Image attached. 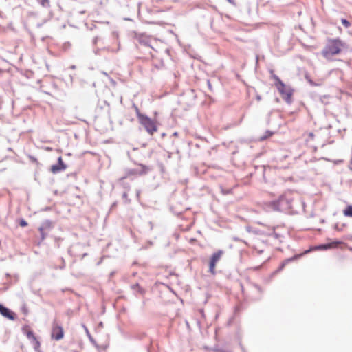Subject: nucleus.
I'll return each mask as SVG.
<instances>
[{
	"mask_svg": "<svg viewBox=\"0 0 352 352\" xmlns=\"http://www.w3.org/2000/svg\"><path fill=\"white\" fill-rule=\"evenodd\" d=\"M348 45L340 38H329L322 50V56L329 59L334 55L339 54L342 50H346Z\"/></svg>",
	"mask_w": 352,
	"mask_h": 352,
	"instance_id": "1",
	"label": "nucleus"
},
{
	"mask_svg": "<svg viewBox=\"0 0 352 352\" xmlns=\"http://www.w3.org/2000/svg\"><path fill=\"white\" fill-rule=\"evenodd\" d=\"M135 112L139 123L150 135H153L157 131L156 122L147 115L140 112L137 107H135Z\"/></svg>",
	"mask_w": 352,
	"mask_h": 352,
	"instance_id": "2",
	"label": "nucleus"
},
{
	"mask_svg": "<svg viewBox=\"0 0 352 352\" xmlns=\"http://www.w3.org/2000/svg\"><path fill=\"white\" fill-rule=\"evenodd\" d=\"M292 199H288L285 195H281L277 199L270 201L269 203V206L274 211H286L292 209Z\"/></svg>",
	"mask_w": 352,
	"mask_h": 352,
	"instance_id": "3",
	"label": "nucleus"
},
{
	"mask_svg": "<svg viewBox=\"0 0 352 352\" xmlns=\"http://www.w3.org/2000/svg\"><path fill=\"white\" fill-rule=\"evenodd\" d=\"M278 91L280 92L283 98L288 104H291L293 102L292 96L294 94V89L290 86H287L283 81L275 85Z\"/></svg>",
	"mask_w": 352,
	"mask_h": 352,
	"instance_id": "4",
	"label": "nucleus"
},
{
	"mask_svg": "<svg viewBox=\"0 0 352 352\" xmlns=\"http://www.w3.org/2000/svg\"><path fill=\"white\" fill-rule=\"evenodd\" d=\"M278 91L280 92L283 98L288 104H291L293 102L292 96L294 94V89L290 86H287L283 81L275 85Z\"/></svg>",
	"mask_w": 352,
	"mask_h": 352,
	"instance_id": "5",
	"label": "nucleus"
},
{
	"mask_svg": "<svg viewBox=\"0 0 352 352\" xmlns=\"http://www.w3.org/2000/svg\"><path fill=\"white\" fill-rule=\"evenodd\" d=\"M150 168L147 166L145 164H139L138 167L135 168H129L126 170V175L125 176L120 178V180H124L126 177L131 176V175H146L149 170Z\"/></svg>",
	"mask_w": 352,
	"mask_h": 352,
	"instance_id": "6",
	"label": "nucleus"
},
{
	"mask_svg": "<svg viewBox=\"0 0 352 352\" xmlns=\"http://www.w3.org/2000/svg\"><path fill=\"white\" fill-rule=\"evenodd\" d=\"M196 98L195 91L193 89H189L183 95L181 96L179 102L186 104L188 107H191L194 104Z\"/></svg>",
	"mask_w": 352,
	"mask_h": 352,
	"instance_id": "7",
	"label": "nucleus"
},
{
	"mask_svg": "<svg viewBox=\"0 0 352 352\" xmlns=\"http://www.w3.org/2000/svg\"><path fill=\"white\" fill-rule=\"evenodd\" d=\"M0 314L8 320L12 321L15 320L17 318L15 312L2 303H0Z\"/></svg>",
	"mask_w": 352,
	"mask_h": 352,
	"instance_id": "8",
	"label": "nucleus"
},
{
	"mask_svg": "<svg viewBox=\"0 0 352 352\" xmlns=\"http://www.w3.org/2000/svg\"><path fill=\"white\" fill-rule=\"evenodd\" d=\"M67 168L66 164L63 162L62 157H58L57 162L51 166L50 170L54 174L59 173Z\"/></svg>",
	"mask_w": 352,
	"mask_h": 352,
	"instance_id": "9",
	"label": "nucleus"
},
{
	"mask_svg": "<svg viewBox=\"0 0 352 352\" xmlns=\"http://www.w3.org/2000/svg\"><path fill=\"white\" fill-rule=\"evenodd\" d=\"M64 336V330L62 326L53 324L51 337L53 340H60Z\"/></svg>",
	"mask_w": 352,
	"mask_h": 352,
	"instance_id": "10",
	"label": "nucleus"
},
{
	"mask_svg": "<svg viewBox=\"0 0 352 352\" xmlns=\"http://www.w3.org/2000/svg\"><path fill=\"white\" fill-rule=\"evenodd\" d=\"M54 222L50 219H45L43 221H42L41 226L38 228V231L43 230H50L54 228Z\"/></svg>",
	"mask_w": 352,
	"mask_h": 352,
	"instance_id": "11",
	"label": "nucleus"
},
{
	"mask_svg": "<svg viewBox=\"0 0 352 352\" xmlns=\"http://www.w3.org/2000/svg\"><path fill=\"white\" fill-rule=\"evenodd\" d=\"M223 254V251L221 250H219L218 251L214 252L210 258L209 263L217 265V263L219 261Z\"/></svg>",
	"mask_w": 352,
	"mask_h": 352,
	"instance_id": "12",
	"label": "nucleus"
},
{
	"mask_svg": "<svg viewBox=\"0 0 352 352\" xmlns=\"http://www.w3.org/2000/svg\"><path fill=\"white\" fill-rule=\"evenodd\" d=\"M30 342L31 344L32 345L35 352H41L40 350L41 342L36 336L35 338H34L33 339L30 340Z\"/></svg>",
	"mask_w": 352,
	"mask_h": 352,
	"instance_id": "13",
	"label": "nucleus"
},
{
	"mask_svg": "<svg viewBox=\"0 0 352 352\" xmlns=\"http://www.w3.org/2000/svg\"><path fill=\"white\" fill-rule=\"evenodd\" d=\"M317 250H327L333 248L332 243H320L315 245Z\"/></svg>",
	"mask_w": 352,
	"mask_h": 352,
	"instance_id": "14",
	"label": "nucleus"
},
{
	"mask_svg": "<svg viewBox=\"0 0 352 352\" xmlns=\"http://www.w3.org/2000/svg\"><path fill=\"white\" fill-rule=\"evenodd\" d=\"M211 350L213 352H232V351L225 346H220L219 344H215Z\"/></svg>",
	"mask_w": 352,
	"mask_h": 352,
	"instance_id": "15",
	"label": "nucleus"
},
{
	"mask_svg": "<svg viewBox=\"0 0 352 352\" xmlns=\"http://www.w3.org/2000/svg\"><path fill=\"white\" fill-rule=\"evenodd\" d=\"M131 288L133 290L137 291L139 294L142 295H144L146 293L145 289L142 287L138 283L131 285Z\"/></svg>",
	"mask_w": 352,
	"mask_h": 352,
	"instance_id": "16",
	"label": "nucleus"
},
{
	"mask_svg": "<svg viewBox=\"0 0 352 352\" xmlns=\"http://www.w3.org/2000/svg\"><path fill=\"white\" fill-rule=\"evenodd\" d=\"M274 134V131H272L271 130H267L265 132V134L259 138L258 140L260 142H263V141L266 140L267 139L270 138V137H272Z\"/></svg>",
	"mask_w": 352,
	"mask_h": 352,
	"instance_id": "17",
	"label": "nucleus"
},
{
	"mask_svg": "<svg viewBox=\"0 0 352 352\" xmlns=\"http://www.w3.org/2000/svg\"><path fill=\"white\" fill-rule=\"evenodd\" d=\"M25 327H23L22 328V329H23V333L26 335L29 341L36 337L34 331L32 329H30L28 330H25Z\"/></svg>",
	"mask_w": 352,
	"mask_h": 352,
	"instance_id": "18",
	"label": "nucleus"
},
{
	"mask_svg": "<svg viewBox=\"0 0 352 352\" xmlns=\"http://www.w3.org/2000/svg\"><path fill=\"white\" fill-rule=\"evenodd\" d=\"M302 256V254H296L294 256H292V257H289V258H287L285 259L283 261L285 262V263L286 265H287L288 263H289L291 262H293L294 261L298 260Z\"/></svg>",
	"mask_w": 352,
	"mask_h": 352,
	"instance_id": "19",
	"label": "nucleus"
},
{
	"mask_svg": "<svg viewBox=\"0 0 352 352\" xmlns=\"http://www.w3.org/2000/svg\"><path fill=\"white\" fill-rule=\"evenodd\" d=\"M82 327L86 332V334L87 336V337L89 338V341L94 344L95 346H97V343H96V341L94 340V338L92 337V336L91 335L88 328L85 325V324H82Z\"/></svg>",
	"mask_w": 352,
	"mask_h": 352,
	"instance_id": "20",
	"label": "nucleus"
},
{
	"mask_svg": "<svg viewBox=\"0 0 352 352\" xmlns=\"http://www.w3.org/2000/svg\"><path fill=\"white\" fill-rule=\"evenodd\" d=\"M345 217H352V205H348L343 210Z\"/></svg>",
	"mask_w": 352,
	"mask_h": 352,
	"instance_id": "21",
	"label": "nucleus"
},
{
	"mask_svg": "<svg viewBox=\"0 0 352 352\" xmlns=\"http://www.w3.org/2000/svg\"><path fill=\"white\" fill-rule=\"evenodd\" d=\"M329 97V95L319 96L318 100L322 104L327 105L329 104V102L327 100V99H328Z\"/></svg>",
	"mask_w": 352,
	"mask_h": 352,
	"instance_id": "22",
	"label": "nucleus"
},
{
	"mask_svg": "<svg viewBox=\"0 0 352 352\" xmlns=\"http://www.w3.org/2000/svg\"><path fill=\"white\" fill-rule=\"evenodd\" d=\"M140 43L143 44L145 46L151 47L149 44V41L148 38L143 37L142 36H140L138 38Z\"/></svg>",
	"mask_w": 352,
	"mask_h": 352,
	"instance_id": "23",
	"label": "nucleus"
},
{
	"mask_svg": "<svg viewBox=\"0 0 352 352\" xmlns=\"http://www.w3.org/2000/svg\"><path fill=\"white\" fill-rule=\"evenodd\" d=\"M37 1L43 8H48L50 7V0H37Z\"/></svg>",
	"mask_w": 352,
	"mask_h": 352,
	"instance_id": "24",
	"label": "nucleus"
},
{
	"mask_svg": "<svg viewBox=\"0 0 352 352\" xmlns=\"http://www.w3.org/2000/svg\"><path fill=\"white\" fill-rule=\"evenodd\" d=\"M18 224L19 226H21L22 228H25V227L28 226V223L25 219L21 218L18 220Z\"/></svg>",
	"mask_w": 352,
	"mask_h": 352,
	"instance_id": "25",
	"label": "nucleus"
},
{
	"mask_svg": "<svg viewBox=\"0 0 352 352\" xmlns=\"http://www.w3.org/2000/svg\"><path fill=\"white\" fill-rule=\"evenodd\" d=\"M286 264L285 263L284 261H283L280 265L278 266V267L273 272L272 274H276L280 272H281L285 267Z\"/></svg>",
	"mask_w": 352,
	"mask_h": 352,
	"instance_id": "26",
	"label": "nucleus"
},
{
	"mask_svg": "<svg viewBox=\"0 0 352 352\" xmlns=\"http://www.w3.org/2000/svg\"><path fill=\"white\" fill-rule=\"evenodd\" d=\"M305 78L307 80V82L311 85V86H319L320 84L315 82L308 75H305Z\"/></svg>",
	"mask_w": 352,
	"mask_h": 352,
	"instance_id": "27",
	"label": "nucleus"
},
{
	"mask_svg": "<svg viewBox=\"0 0 352 352\" xmlns=\"http://www.w3.org/2000/svg\"><path fill=\"white\" fill-rule=\"evenodd\" d=\"M40 236H41V240L38 242V245L41 244V243L44 241L47 235V233L45 232V230H42V231H39Z\"/></svg>",
	"mask_w": 352,
	"mask_h": 352,
	"instance_id": "28",
	"label": "nucleus"
},
{
	"mask_svg": "<svg viewBox=\"0 0 352 352\" xmlns=\"http://www.w3.org/2000/svg\"><path fill=\"white\" fill-rule=\"evenodd\" d=\"M341 23L342 24V25L346 28H348L351 26V23L349 20H347L346 19H344V18H342L341 19Z\"/></svg>",
	"mask_w": 352,
	"mask_h": 352,
	"instance_id": "29",
	"label": "nucleus"
},
{
	"mask_svg": "<svg viewBox=\"0 0 352 352\" xmlns=\"http://www.w3.org/2000/svg\"><path fill=\"white\" fill-rule=\"evenodd\" d=\"M208 265H209V270H208V272L210 273H211L212 274H215V273H216V272H215L216 265L212 264V263H209Z\"/></svg>",
	"mask_w": 352,
	"mask_h": 352,
	"instance_id": "30",
	"label": "nucleus"
},
{
	"mask_svg": "<svg viewBox=\"0 0 352 352\" xmlns=\"http://www.w3.org/2000/svg\"><path fill=\"white\" fill-rule=\"evenodd\" d=\"M272 78L274 80V85L278 84V81L280 82H283V80L276 74H272Z\"/></svg>",
	"mask_w": 352,
	"mask_h": 352,
	"instance_id": "31",
	"label": "nucleus"
},
{
	"mask_svg": "<svg viewBox=\"0 0 352 352\" xmlns=\"http://www.w3.org/2000/svg\"><path fill=\"white\" fill-rule=\"evenodd\" d=\"M330 243H332V245H333V248L336 245L342 244L343 242L342 241L339 240V239H335L334 240H333Z\"/></svg>",
	"mask_w": 352,
	"mask_h": 352,
	"instance_id": "32",
	"label": "nucleus"
},
{
	"mask_svg": "<svg viewBox=\"0 0 352 352\" xmlns=\"http://www.w3.org/2000/svg\"><path fill=\"white\" fill-rule=\"evenodd\" d=\"M314 250H317L315 248V245H314V246H311L309 249H307V250H305V251H304V252H303V253H302V255H304V254H307L310 253L311 252L314 251Z\"/></svg>",
	"mask_w": 352,
	"mask_h": 352,
	"instance_id": "33",
	"label": "nucleus"
},
{
	"mask_svg": "<svg viewBox=\"0 0 352 352\" xmlns=\"http://www.w3.org/2000/svg\"><path fill=\"white\" fill-rule=\"evenodd\" d=\"M21 311L23 312V314H24L25 315H28V309L27 306L25 304L23 305V306L21 307Z\"/></svg>",
	"mask_w": 352,
	"mask_h": 352,
	"instance_id": "34",
	"label": "nucleus"
},
{
	"mask_svg": "<svg viewBox=\"0 0 352 352\" xmlns=\"http://www.w3.org/2000/svg\"><path fill=\"white\" fill-rule=\"evenodd\" d=\"M63 239L60 237H55L54 239V245L57 248L60 247L59 241H62Z\"/></svg>",
	"mask_w": 352,
	"mask_h": 352,
	"instance_id": "35",
	"label": "nucleus"
},
{
	"mask_svg": "<svg viewBox=\"0 0 352 352\" xmlns=\"http://www.w3.org/2000/svg\"><path fill=\"white\" fill-rule=\"evenodd\" d=\"M345 226V224H342V227H340L338 223H336L333 226L334 229L337 231H342V228Z\"/></svg>",
	"mask_w": 352,
	"mask_h": 352,
	"instance_id": "36",
	"label": "nucleus"
},
{
	"mask_svg": "<svg viewBox=\"0 0 352 352\" xmlns=\"http://www.w3.org/2000/svg\"><path fill=\"white\" fill-rule=\"evenodd\" d=\"M29 158H30V161H31L32 162L35 163V164H36L37 165H38V164H39L38 161L37 160V159H36L35 157L32 156V155H30V156H29Z\"/></svg>",
	"mask_w": 352,
	"mask_h": 352,
	"instance_id": "37",
	"label": "nucleus"
},
{
	"mask_svg": "<svg viewBox=\"0 0 352 352\" xmlns=\"http://www.w3.org/2000/svg\"><path fill=\"white\" fill-rule=\"evenodd\" d=\"M270 236H272L275 239H278L280 236V234H278L276 232H273L272 234H270Z\"/></svg>",
	"mask_w": 352,
	"mask_h": 352,
	"instance_id": "38",
	"label": "nucleus"
},
{
	"mask_svg": "<svg viewBox=\"0 0 352 352\" xmlns=\"http://www.w3.org/2000/svg\"><path fill=\"white\" fill-rule=\"evenodd\" d=\"M98 40H99V37H98V36H95V37L93 38V40H92V44H93V45H96L97 44V43H98Z\"/></svg>",
	"mask_w": 352,
	"mask_h": 352,
	"instance_id": "39",
	"label": "nucleus"
},
{
	"mask_svg": "<svg viewBox=\"0 0 352 352\" xmlns=\"http://www.w3.org/2000/svg\"><path fill=\"white\" fill-rule=\"evenodd\" d=\"M100 51H101V49H100V48H94V53L96 55H99V54H100Z\"/></svg>",
	"mask_w": 352,
	"mask_h": 352,
	"instance_id": "40",
	"label": "nucleus"
},
{
	"mask_svg": "<svg viewBox=\"0 0 352 352\" xmlns=\"http://www.w3.org/2000/svg\"><path fill=\"white\" fill-rule=\"evenodd\" d=\"M207 84H208V87L209 89L212 91V85H211L210 80H207Z\"/></svg>",
	"mask_w": 352,
	"mask_h": 352,
	"instance_id": "41",
	"label": "nucleus"
},
{
	"mask_svg": "<svg viewBox=\"0 0 352 352\" xmlns=\"http://www.w3.org/2000/svg\"><path fill=\"white\" fill-rule=\"evenodd\" d=\"M63 264H60V269H64L65 268V260L62 258Z\"/></svg>",
	"mask_w": 352,
	"mask_h": 352,
	"instance_id": "42",
	"label": "nucleus"
},
{
	"mask_svg": "<svg viewBox=\"0 0 352 352\" xmlns=\"http://www.w3.org/2000/svg\"><path fill=\"white\" fill-rule=\"evenodd\" d=\"M63 264H60V269H64L65 268V260L62 258Z\"/></svg>",
	"mask_w": 352,
	"mask_h": 352,
	"instance_id": "43",
	"label": "nucleus"
},
{
	"mask_svg": "<svg viewBox=\"0 0 352 352\" xmlns=\"http://www.w3.org/2000/svg\"><path fill=\"white\" fill-rule=\"evenodd\" d=\"M146 23H148V24H155L156 23L155 22H151V21H146ZM157 24H161L162 23H157Z\"/></svg>",
	"mask_w": 352,
	"mask_h": 352,
	"instance_id": "44",
	"label": "nucleus"
},
{
	"mask_svg": "<svg viewBox=\"0 0 352 352\" xmlns=\"http://www.w3.org/2000/svg\"><path fill=\"white\" fill-rule=\"evenodd\" d=\"M240 347H241V349L243 352H245V348H244V346L241 344H240Z\"/></svg>",
	"mask_w": 352,
	"mask_h": 352,
	"instance_id": "45",
	"label": "nucleus"
},
{
	"mask_svg": "<svg viewBox=\"0 0 352 352\" xmlns=\"http://www.w3.org/2000/svg\"><path fill=\"white\" fill-rule=\"evenodd\" d=\"M70 69H75L76 68V66L75 65H72L70 67H69Z\"/></svg>",
	"mask_w": 352,
	"mask_h": 352,
	"instance_id": "46",
	"label": "nucleus"
},
{
	"mask_svg": "<svg viewBox=\"0 0 352 352\" xmlns=\"http://www.w3.org/2000/svg\"><path fill=\"white\" fill-rule=\"evenodd\" d=\"M261 267H262V265L256 266V267H255L254 270H260L261 268Z\"/></svg>",
	"mask_w": 352,
	"mask_h": 352,
	"instance_id": "47",
	"label": "nucleus"
},
{
	"mask_svg": "<svg viewBox=\"0 0 352 352\" xmlns=\"http://www.w3.org/2000/svg\"><path fill=\"white\" fill-rule=\"evenodd\" d=\"M229 3L234 4V0H227Z\"/></svg>",
	"mask_w": 352,
	"mask_h": 352,
	"instance_id": "48",
	"label": "nucleus"
},
{
	"mask_svg": "<svg viewBox=\"0 0 352 352\" xmlns=\"http://www.w3.org/2000/svg\"><path fill=\"white\" fill-rule=\"evenodd\" d=\"M166 135V134L165 133H162V134H161L162 138H164Z\"/></svg>",
	"mask_w": 352,
	"mask_h": 352,
	"instance_id": "49",
	"label": "nucleus"
},
{
	"mask_svg": "<svg viewBox=\"0 0 352 352\" xmlns=\"http://www.w3.org/2000/svg\"><path fill=\"white\" fill-rule=\"evenodd\" d=\"M177 135H178V133L176 131L173 133V136H177Z\"/></svg>",
	"mask_w": 352,
	"mask_h": 352,
	"instance_id": "50",
	"label": "nucleus"
},
{
	"mask_svg": "<svg viewBox=\"0 0 352 352\" xmlns=\"http://www.w3.org/2000/svg\"><path fill=\"white\" fill-rule=\"evenodd\" d=\"M256 99H257L258 100H260L261 99V96H256Z\"/></svg>",
	"mask_w": 352,
	"mask_h": 352,
	"instance_id": "51",
	"label": "nucleus"
},
{
	"mask_svg": "<svg viewBox=\"0 0 352 352\" xmlns=\"http://www.w3.org/2000/svg\"><path fill=\"white\" fill-rule=\"evenodd\" d=\"M140 193V190H137L136 195H137L138 197H139Z\"/></svg>",
	"mask_w": 352,
	"mask_h": 352,
	"instance_id": "52",
	"label": "nucleus"
},
{
	"mask_svg": "<svg viewBox=\"0 0 352 352\" xmlns=\"http://www.w3.org/2000/svg\"><path fill=\"white\" fill-rule=\"evenodd\" d=\"M234 240L236 241H240L238 237H234Z\"/></svg>",
	"mask_w": 352,
	"mask_h": 352,
	"instance_id": "53",
	"label": "nucleus"
},
{
	"mask_svg": "<svg viewBox=\"0 0 352 352\" xmlns=\"http://www.w3.org/2000/svg\"><path fill=\"white\" fill-rule=\"evenodd\" d=\"M263 252V250H261L258 251V253L259 254H261Z\"/></svg>",
	"mask_w": 352,
	"mask_h": 352,
	"instance_id": "54",
	"label": "nucleus"
},
{
	"mask_svg": "<svg viewBox=\"0 0 352 352\" xmlns=\"http://www.w3.org/2000/svg\"><path fill=\"white\" fill-rule=\"evenodd\" d=\"M116 202H115V203H113V204L111 205V208H112L113 207H115V206H116Z\"/></svg>",
	"mask_w": 352,
	"mask_h": 352,
	"instance_id": "55",
	"label": "nucleus"
},
{
	"mask_svg": "<svg viewBox=\"0 0 352 352\" xmlns=\"http://www.w3.org/2000/svg\"><path fill=\"white\" fill-rule=\"evenodd\" d=\"M99 326H100V327H102V326H103V323H102V322H100L99 323Z\"/></svg>",
	"mask_w": 352,
	"mask_h": 352,
	"instance_id": "56",
	"label": "nucleus"
},
{
	"mask_svg": "<svg viewBox=\"0 0 352 352\" xmlns=\"http://www.w3.org/2000/svg\"><path fill=\"white\" fill-rule=\"evenodd\" d=\"M256 288H257L259 291L261 290V287H260V286H258V285H256Z\"/></svg>",
	"mask_w": 352,
	"mask_h": 352,
	"instance_id": "57",
	"label": "nucleus"
},
{
	"mask_svg": "<svg viewBox=\"0 0 352 352\" xmlns=\"http://www.w3.org/2000/svg\"><path fill=\"white\" fill-rule=\"evenodd\" d=\"M247 231H248V232L250 231V227H247Z\"/></svg>",
	"mask_w": 352,
	"mask_h": 352,
	"instance_id": "58",
	"label": "nucleus"
},
{
	"mask_svg": "<svg viewBox=\"0 0 352 352\" xmlns=\"http://www.w3.org/2000/svg\"><path fill=\"white\" fill-rule=\"evenodd\" d=\"M276 101L277 102H278L280 101L279 98H276Z\"/></svg>",
	"mask_w": 352,
	"mask_h": 352,
	"instance_id": "59",
	"label": "nucleus"
},
{
	"mask_svg": "<svg viewBox=\"0 0 352 352\" xmlns=\"http://www.w3.org/2000/svg\"><path fill=\"white\" fill-rule=\"evenodd\" d=\"M113 274H114V272H112L110 274V276H113Z\"/></svg>",
	"mask_w": 352,
	"mask_h": 352,
	"instance_id": "60",
	"label": "nucleus"
},
{
	"mask_svg": "<svg viewBox=\"0 0 352 352\" xmlns=\"http://www.w3.org/2000/svg\"><path fill=\"white\" fill-rule=\"evenodd\" d=\"M229 192H230V190H226V192H223V193H224V194H228V193H229Z\"/></svg>",
	"mask_w": 352,
	"mask_h": 352,
	"instance_id": "61",
	"label": "nucleus"
},
{
	"mask_svg": "<svg viewBox=\"0 0 352 352\" xmlns=\"http://www.w3.org/2000/svg\"><path fill=\"white\" fill-rule=\"evenodd\" d=\"M94 28H96V25H93V27L91 28V30H93Z\"/></svg>",
	"mask_w": 352,
	"mask_h": 352,
	"instance_id": "62",
	"label": "nucleus"
},
{
	"mask_svg": "<svg viewBox=\"0 0 352 352\" xmlns=\"http://www.w3.org/2000/svg\"><path fill=\"white\" fill-rule=\"evenodd\" d=\"M148 244H149L150 245H151L153 244V243H152L151 241H149V242H148Z\"/></svg>",
	"mask_w": 352,
	"mask_h": 352,
	"instance_id": "63",
	"label": "nucleus"
},
{
	"mask_svg": "<svg viewBox=\"0 0 352 352\" xmlns=\"http://www.w3.org/2000/svg\"><path fill=\"white\" fill-rule=\"evenodd\" d=\"M123 197H126V193H125V192H124V193L123 194Z\"/></svg>",
	"mask_w": 352,
	"mask_h": 352,
	"instance_id": "64",
	"label": "nucleus"
}]
</instances>
